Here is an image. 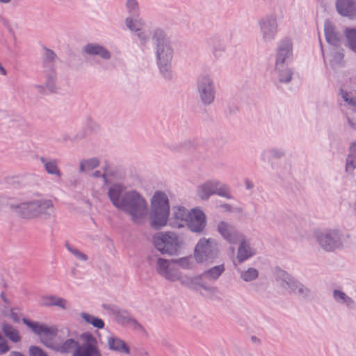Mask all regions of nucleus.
Masks as SVG:
<instances>
[{"label": "nucleus", "instance_id": "37998d69", "mask_svg": "<svg viewBox=\"0 0 356 356\" xmlns=\"http://www.w3.org/2000/svg\"><path fill=\"white\" fill-rule=\"evenodd\" d=\"M289 72H290V76H289L290 77L288 79L287 74L284 71H283L282 72H279L277 69V66L275 67V73L277 76L279 81L281 83H288L291 81L293 72L290 68H289Z\"/></svg>", "mask_w": 356, "mask_h": 356}, {"label": "nucleus", "instance_id": "79ce46f5", "mask_svg": "<svg viewBox=\"0 0 356 356\" xmlns=\"http://www.w3.org/2000/svg\"><path fill=\"white\" fill-rule=\"evenodd\" d=\"M176 266H179L183 269H190L193 266V259L191 257H182L174 259Z\"/></svg>", "mask_w": 356, "mask_h": 356}, {"label": "nucleus", "instance_id": "a18cd8bd", "mask_svg": "<svg viewBox=\"0 0 356 356\" xmlns=\"http://www.w3.org/2000/svg\"><path fill=\"white\" fill-rule=\"evenodd\" d=\"M269 153L274 159H280L285 155V151L281 148H272L269 150Z\"/></svg>", "mask_w": 356, "mask_h": 356}, {"label": "nucleus", "instance_id": "9d476101", "mask_svg": "<svg viewBox=\"0 0 356 356\" xmlns=\"http://www.w3.org/2000/svg\"><path fill=\"white\" fill-rule=\"evenodd\" d=\"M197 195L202 200H208L213 195L228 200L233 198L229 186L216 179H209L200 184L197 188Z\"/></svg>", "mask_w": 356, "mask_h": 356}, {"label": "nucleus", "instance_id": "2eb2a0df", "mask_svg": "<svg viewBox=\"0 0 356 356\" xmlns=\"http://www.w3.org/2000/svg\"><path fill=\"white\" fill-rule=\"evenodd\" d=\"M81 337L85 341L81 345L79 343L72 356H102L97 341L91 334L83 333Z\"/></svg>", "mask_w": 356, "mask_h": 356}, {"label": "nucleus", "instance_id": "a19ab883", "mask_svg": "<svg viewBox=\"0 0 356 356\" xmlns=\"http://www.w3.org/2000/svg\"><path fill=\"white\" fill-rule=\"evenodd\" d=\"M346 171L352 174L356 168V154L351 152H349L346 161Z\"/></svg>", "mask_w": 356, "mask_h": 356}, {"label": "nucleus", "instance_id": "603ef678", "mask_svg": "<svg viewBox=\"0 0 356 356\" xmlns=\"http://www.w3.org/2000/svg\"><path fill=\"white\" fill-rule=\"evenodd\" d=\"M109 171H117V170H114V169H110V170H107L104 171V173H102L99 170H97L92 173V177H102L104 179V175Z\"/></svg>", "mask_w": 356, "mask_h": 356}, {"label": "nucleus", "instance_id": "4be33fe9", "mask_svg": "<svg viewBox=\"0 0 356 356\" xmlns=\"http://www.w3.org/2000/svg\"><path fill=\"white\" fill-rule=\"evenodd\" d=\"M337 12L350 19L356 18V0H336Z\"/></svg>", "mask_w": 356, "mask_h": 356}, {"label": "nucleus", "instance_id": "f03ea898", "mask_svg": "<svg viewBox=\"0 0 356 356\" xmlns=\"http://www.w3.org/2000/svg\"><path fill=\"white\" fill-rule=\"evenodd\" d=\"M23 323L38 335L41 342L60 353L67 354L74 353L79 346V341L74 333L68 327L57 330L55 326H48L38 322H32L25 318Z\"/></svg>", "mask_w": 356, "mask_h": 356}, {"label": "nucleus", "instance_id": "b1692460", "mask_svg": "<svg viewBox=\"0 0 356 356\" xmlns=\"http://www.w3.org/2000/svg\"><path fill=\"white\" fill-rule=\"evenodd\" d=\"M83 51L89 56H99L103 60H110L111 53L105 47L97 43H88L83 48Z\"/></svg>", "mask_w": 356, "mask_h": 356}, {"label": "nucleus", "instance_id": "c85d7f7f", "mask_svg": "<svg viewBox=\"0 0 356 356\" xmlns=\"http://www.w3.org/2000/svg\"><path fill=\"white\" fill-rule=\"evenodd\" d=\"M43 305L48 307L56 306L63 309H67L69 306L67 300L55 296H49L44 297Z\"/></svg>", "mask_w": 356, "mask_h": 356}, {"label": "nucleus", "instance_id": "ea45409f", "mask_svg": "<svg viewBox=\"0 0 356 356\" xmlns=\"http://www.w3.org/2000/svg\"><path fill=\"white\" fill-rule=\"evenodd\" d=\"M65 248L76 259L81 261H86L88 260V257L87 254L69 243H65Z\"/></svg>", "mask_w": 356, "mask_h": 356}, {"label": "nucleus", "instance_id": "dca6fc26", "mask_svg": "<svg viewBox=\"0 0 356 356\" xmlns=\"http://www.w3.org/2000/svg\"><path fill=\"white\" fill-rule=\"evenodd\" d=\"M111 314L115 318V321L122 325L128 326L134 330H143V326L130 314L123 309L113 306L108 307Z\"/></svg>", "mask_w": 356, "mask_h": 356}, {"label": "nucleus", "instance_id": "7ed1b4c3", "mask_svg": "<svg viewBox=\"0 0 356 356\" xmlns=\"http://www.w3.org/2000/svg\"><path fill=\"white\" fill-rule=\"evenodd\" d=\"M275 278L280 287L290 293L294 294L300 299L305 300L313 299L314 293L312 290L286 271L277 268L275 272Z\"/></svg>", "mask_w": 356, "mask_h": 356}, {"label": "nucleus", "instance_id": "2f4dec72", "mask_svg": "<svg viewBox=\"0 0 356 356\" xmlns=\"http://www.w3.org/2000/svg\"><path fill=\"white\" fill-rule=\"evenodd\" d=\"M2 330L5 336L9 338L13 342H18L21 340L19 332L17 329L9 324L3 323Z\"/></svg>", "mask_w": 356, "mask_h": 356}, {"label": "nucleus", "instance_id": "6ab92c4d", "mask_svg": "<svg viewBox=\"0 0 356 356\" xmlns=\"http://www.w3.org/2000/svg\"><path fill=\"white\" fill-rule=\"evenodd\" d=\"M35 218H50L54 214V205L49 199L41 198L34 200Z\"/></svg>", "mask_w": 356, "mask_h": 356}, {"label": "nucleus", "instance_id": "c9c22d12", "mask_svg": "<svg viewBox=\"0 0 356 356\" xmlns=\"http://www.w3.org/2000/svg\"><path fill=\"white\" fill-rule=\"evenodd\" d=\"M259 277V270L252 267H250L246 270L240 271V277L245 282H252Z\"/></svg>", "mask_w": 356, "mask_h": 356}, {"label": "nucleus", "instance_id": "052dcab7", "mask_svg": "<svg viewBox=\"0 0 356 356\" xmlns=\"http://www.w3.org/2000/svg\"><path fill=\"white\" fill-rule=\"evenodd\" d=\"M8 356H24L21 353L13 351L10 353Z\"/></svg>", "mask_w": 356, "mask_h": 356}, {"label": "nucleus", "instance_id": "cd10ccee", "mask_svg": "<svg viewBox=\"0 0 356 356\" xmlns=\"http://www.w3.org/2000/svg\"><path fill=\"white\" fill-rule=\"evenodd\" d=\"M47 173L56 177H60L62 172L58 165V160L56 159H46L43 156L40 158Z\"/></svg>", "mask_w": 356, "mask_h": 356}, {"label": "nucleus", "instance_id": "f3484780", "mask_svg": "<svg viewBox=\"0 0 356 356\" xmlns=\"http://www.w3.org/2000/svg\"><path fill=\"white\" fill-rule=\"evenodd\" d=\"M216 229L220 236L229 243L236 244L243 238V234L228 222L220 221L216 225Z\"/></svg>", "mask_w": 356, "mask_h": 356}, {"label": "nucleus", "instance_id": "f704fd0d", "mask_svg": "<svg viewBox=\"0 0 356 356\" xmlns=\"http://www.w3.org/2000/svg\"><path fill=\"white\" fill-rule=\"evenodd\" d=\"M208 44L211 48L212 54L214 58L218 59L222 57L226 49L223 43L220 42H215L211 39L208 41Z\"/></svg>", "mask_w": 356, "mask_h": 356}, {"label": "nucleus", "instance_id": "de8ad7c7", "mask_svg": "<svg viewBox=\"0 0 356 356\" xmlns=\"http://www.w3.org/2000/svg\"><path fill=\"white\" fill-rule=\"evenodd\" d=\"M9 349L10 348L8 345L7 341L0 334V355L7 353L9 350Z\"/></svg>", "mask_w": 356, "mask_h": 356}, {"label": "nucleus", "instance_id": "f8f14e48", "mask_svg": "<svg viewBox=\"0 0 356 356\" xmlns=\"http://www.w3.org/2000/svg\"><path fill=\"white\" fill-rule=\"evenodd\" d=\"M293 58V44L290 39L282 40L277 47L275 66L279 72L284 71L287 74L288 79L290 77L289 64Z\"/></svg>", "mask_w": 356, "mask_h": 356}, {"label": "nucleus", "instance_id": "0e129e2a", "mask_svg": "<svg viewBox=\"0 0 356 356\" xmlns=\"http://www.w3.org/2000/svg\"><path fill=\"white\" fill-rule=\"evenodd\" d=\"M12 1V0H0V3L3 4H8Z\"/></svg>", "mask_w": 356, "mask_h": 356}, {"label": "nucleus", "instance_id": "39448f33", "mask_svg": "<svg viewBox=\"0 0 356 356\" xmlns=\"http://www.w3.org/2000/svg\"><path fill=\"white\" fill-rule=\"evenodd\" d=\"M195 92L201 104L209 106L215 102L217 90L213 76L209 72H202L195 79Z\"/></svg>", "mask_w": 356, "mask_h": 356}, {"label": "nucleus", "instance_id": "58836bf2", "mask_svg": "<svg viewBox=\"0 0 356 356\" xmlns=\"http://www.w3.org/2000/svg\"><path fill=\"white\" fill-rule=\"evenodd\" d=\"M125 8L129 16H139L140 8L137 0H126Z\"/></svg>", "mask_w": 356, "mask_h": 356}, {"label": "nucleus", "instance_id": "8fccbe9b", "mask_svg": "<svg viewBox=\"0 0 356 356\" xmlns=\"http://www.w3.org/2000/svg\"><path fill=\"white\" fill-rule=\"evenodd\" d=\"M10 203H15L12 199L6 197H0V211H2L6 207H10Z\"/></svg>", "mask_w": 356, "mask_h": 356}, {"label": "nucleus", "instance_id": "ddd939ff", "mask_svg": "<svg viewBox=\"0 0 356 356\" xmlns=\"http://www.w3.org/2000/svg\"><path fill=\"white\" fill-rule=\"evenodd\" d=\"M261 40L268 44L274 41L278 33V22L275 14H268L257 22Z\"/></svg>", "mask_w": 356, "mask_h": 356}, {"label": "nucleus", "instance_id": "412c9836", "mask_svg": "<svg viewBox=\"0 0 356 356\" xmlns=\"http://www.w3.org/2000/svg\"><path fill=\"white\" fill-rule=\"evenodd\" d=\"M172 216L170 225L174 228H181L186 226L190 211L184 207H175L172 209Z\"/></svg>", "mask_w": 356, "mask_h": 356}, {"label": "nucleus", "instance_id": "4c0bfd02", "mask_svg": "<svg viewBox=\"0 0 356 356\" xmlns=\"http://www.w3.org/2000/svg\"><path fill=\"white\" fill-rule=\"evenodd\" d=\"M340 95L343 102L350 109H352L353 111H355L356 107V98L350 92L341 90Z\"/></svg>", "mask_w": 356, "mask_h": 356}, {"label": "nucleus", "instance_id": "20e7f679", "mask_svg": "<svg viewBox=\"0 0 356 356\" xmlns=\"http://www.w3.org/2000/svg\"><path fill=\"white\" fill-rule=\"evenodd\" d=\"M152 41L159 67L162 69L168 67L174 54L169 37L163 30L156 29L153 33Z\"/></svg>", "mask_w": 356, "mask_h": 356}, {"label": "nucleus", "instance_id": "f257e3e1", "mask_svg": "<svg viewBox=\"0 0 356 356\" xmlns=\"http://www.w3.org/2000/svg\"><path fill=\"white\" fill-rule=\"evenodd\" d=\"M122 178L118 171H109L104 175L108 186L106 195L112 205L129 216L135 224H142L148 213V204L145 197L135 189L129 190L120 180Z\"/></svg>", "mask_w": 356, "mask_h": 356}, {"label": "nucleus", "instance_id": "a211bd4d", "mask_svg": "<svg viewBox=\"0 0 356 356\" xmlns=\"http://www.w3.org/2000/svg\"><path fill=\"white\" fill-rule=\"evenodd\" d=\"M207 225L204 213L198 209H193L190 211V216L187 220L186 226L193 232H202Z\"/></svg>", "mask_w": 356, "mask_h": 356}, {"label": "nucleus", "instance_id": "e433bc0d", "mask_svg": "<svg viewBox=\"0 0 356 356\" xmlns=\"http://www.w3.org/2000/svg\"><path fill=\"white\" fill-rule=\"evenodd\" d=\"M81 317L88 324L93 325L95 327L98 329H102L104 327V323L103 320L95 317L90 314L82 312Z\"/></svg>", "mask_w": 356, "mask_h": 356}, {"label": "nucleus", "instance_id": "c03bdc74", "mask_svg": "<svg viewBox=\"0 0 356 356\" xmlns=\"http://www.w3.org/2000/svg\"><path fill=\"white\" fill-rule=\"evenodd\" d=\"M56 56L54 54V52L50 49H45L44 56H43V62L44 63H51L54 61L56 59Z\"/></svg>", "mask_w": 356, "mask_h": 356}, {"label": "nucleus", "instance_id": "473e14b6", "mask_svg": "<svg viewBox=\"0 0 356 356\" xmlns=\"http://www.w3.org/2000/svg\"><path fill=\"white\" fill-rule=\"evenodd\" d=\"M335 48L336 47H332V49L330 50V54L332 57L330 63L332 67L334 69L341 66L343 60V54L340 50Z\"/></svg>", "mask_w": 356, "mask_h": 356}, {"label": "nucleus", "instance_id": "a878e982", "mask_svg": "<svg viewBox=\"0 0 356 356\" xmlns=\"http://www.w3.org/2000/svg\"><path fill=\"white\" fill-rule=\"evenodd\" d=\"M239 246L238 248L236 259L239 263H242L256 254V250L251 246L250 242L243 235V238L238 241Z\"/></svg>", "mask_w": 356, "mask_h": 356}, {"label": "nucleus", "instance_id": "bf43d9fd", "mask_svg": "<svg viewBox=\"0 0 356 356\" xmlns=\"http://www.w3.org/2000/svg\"><path fill=\"white\" fill-rule=\"evenodd\" d=\"M11 318L15 322H19V318L17 316V315L15 313L11 314Z\"/></svg>", "mask_w": 356, "mask_h": 356}, {"label": "nucleus", "instance_id": "1a4fd4ad", "mask_svg": "<svg viewBox=\"0 0 356 356\" xmlns=\"http://www.w3.org/2000/svg\"><path fill=\"white\" fill-rule=\"evenodd\" d=\"M218 254V243L213 238L202 237L195 246L194 259L197 263L213 262Z\"/></svg>", "mask_w": 356, "mask_h": 356}, {"label": "nucleus", "instance_id": "6e6552de", "mask_svg": "<svg viewBox=\"0 0 356 356\" xmlns=\"http://www.w3.org/2000/svg\"><path fill=\"white\" fill-rule=\"evenodd\" d=\"M314 238L319 247L327 252L343 248V234L339 229H325L315 232Z\"/></svg>", "mask_w": 356, "mask_h": 356}, {"label": "nucleus", "instance_id": "c756f323", "mask_svg": "<svg viewBox=\"0 0 356 356\" xmlns=\"http://www.w3.org/2000/svg\"><path fill=\"white\" fill-rule=\"evenodd\" d=\"M124 22L126 26L133 32L139 31V29L145 25L143 19L139 16H128Z\"/></svg>", "mask_w": 356, "mask_h": 356}, {"label": "nucleus", "instance_id": "e2e57ef3", "mask_svg": "<svg viewBox=\"0 0 356 356\" xmlns=\"http://www.w3.org/2000/svg\"><path fill=\"white\" fill-rule=\"evenodd\" d=\"M221 207H222L223 209H225L227 211H230L231 210V206L229 204H222Z\"/></svg>", "mask_w": 356, "mask_h": 356}, {"label": "nucleus", "instance_id": "3c124183", "mask_svg": "<svg viewBox=\"0 0 356 356\" xmlns=\"http://www.w3.org/2000/svg\"><path fill=\"white\" fill-rule=\"evenodd\" d=\"M135 33H136V35L138 39L140 40L141 43L145 44L148 40L147 34L142 30V28L139 29V31H136Z\"/></svg>", "mask_w": 356, "mask_h": 356}, {"label": "nucleus", "instance_id": "393cba45", "mask_svg": "<svg viewBox=\"0 0 356 356\" xmlns=\"http://www.w3.org/2000/svg\"><path fill=\"white\" fill-rule=\"evenodd\" d=\"M324 33L327 42L332 47H339L341 44V35L330 21L326 20L324 23Z\"/></svg>", "mask_w": 356, "mask_h": 356}, {"label": "nucleus", "instance_id": "0eeeda50", "mask_svg": "<svg viewBox=\"0 0 356 356\" xmlns=\"http://www.w3.org/2000/svg\"><path fill=\"white\" fill-rule=\"evenodd\" d=\"M155 248L162 254L175 255L181 249L183 241L180 236L172 232H160L154 236Z\"/></svg>", "mask_w": 356, "mask_h": 356}, {"label": "nucleus", "instance_id": "49530a36", "mask_svg": "<svg viewBox=\"0 0 356 356\" xmlns=\"http://www.w3.org/2000/svg\"><path fill=\"white\" fill-rule=\"evenodd\" d=\"M30 356H47V354L39 347L31 346L29 348Z\"/></svg>", "mask_w": 356, "mask_h": 356}, {"label": "nucleus", "instance_id": "5fc2aeb1", "mask_svg": "<svg viewBox=\"0 0 356 356\" xmlns=\"http://www.w3.org/2000/svg\"><path fill=\"white\" fill-rule=\"evenodd\" d=\"M6 75H7L6 70L2 65V64L0 63V76H6Z\"/></svg>", "mask_w": 356, "mask_h": 356}, {"label": "nucleus", "instance_id": "680f3d73", "mask_svg": "<svg viewBox=\"0 0 356 356\" xmlns=\"http://www.w3.org/2000/svg\"><path fill=\"white\" fill-rule=\"evenodd\" d=\"M0 297L1 298L2 300L5 302V303H8V300L5 297V295L4 293L2 292L0 294Z\"/></svg>", "mask_w": 356, "mask_h": 356}, {"label": "nucleus", "instance_id": "4468645a", "mask_svg": "<svg viewBox=\"0 0 356 356\" xmlns=\"http://www.w3.org/2000/svg\"><path fill=\"white\" fill-rule=\"evenodd\" d=\"M225 270V268L224 264L215 266L204 271L200 275L190 279L189 284L191 283L198 284L204 290L210 292L211 293H215L217 291L216 287L211 286L206 284L202 283L201 280H205L209 282H213L220 277V276L223 273Z\"/></svg>", "mask_w": 356, "mask_h": 356}, {"label": "nucleus", "instance_id": "5701e85b", "mask_svg": "<svg viewBox=\"0 0 356 356\" xmlns=\"http://www.w3.org/2000/svg\"><path fill=\"white\" fill-rule=\"evenodd\" d=\"M106 344L108 349L112 351L125 355H130L131 353L129 346L126 342L114 334H111L106 337Z\"/></svg>", "mask_w": 356, "mask_h": 356}, {"label": "nucleus", "instance_id": "4d7b16f0", "mask_svg": "<svg viewBox=\"0 0 356 356\" xmlns=\"http://www.w3.org/2000/svg\"><path fill=\"white\" fill-rule=\"evenodd\" d=\"M347 120L349 126H350L353 129L356 130V124L354 123L348 117H347Z\"/></svg>", "mask_w": 356, "mask_h": 356}, {"label": "nucleus", "instance_id": "423d86ee", "mask_svg": "<svg viewBox=\"0 0 356 356\" xmlns=\"http://www.w3.org/2000/svg\"><path fill=\"white\" fill-rule=\"evenodd\" d=\"M152 225L157 228L167 224L170 205L167 194L162 191H156L151 199Z\"/></svg>", "mask_w": 356, "mask_h": 356}, {"label": "nucleus", "instance_id": "13d9d810", "mask_svg": "<svg viewBox=\"0 0 356 356\" xmlns=\"http://www.w3.org/2000/svg\"><path fill=\"white\" fill-rule=\"evenodd\" d=\"M34 88L40 92H42L44 90V87L42 85H34Z\"/></svg>", "mask_w": 356, "mask_h": 356}, {"label": "nucleus", "instance_id": "9b49d317", "mask_svg": "<svg viewBox=\"0 0 356 356\" xmlns=\"http://www.w3.org/2000/svg\"><path fill=\"white\" fill-rule=\"evenodd\" d=\"M154 266L156 272L165 280L170 282L180 281L184 285H189L190 279H181V273L176 266L174 259L158 257Z\"/></svg>", "mask_w": 356, "mask_h": 356}, {"label": "nucleus", "instance_id": "09e8293b", "mask_svg": "<svg viewBox=\"0 0 356 356\" xmlns=\"http://www.w3.org/2000/svg\"><path fill=\"white\" fill-rule=\"evenodd\" d=\"M54 79H55V74L54 72H51L46 81L45 86L46 87L51 91H53L54 89Z\"/></svg>", "mask_w": 356, "mask_h": 356}, {"label": "nucleus", "instance_id": "7c9ffc66", "mask_svg": "<svg viewBox=\"0 0 356 356\" xmlns=\"http://www.w3.org/2000/svg\"><path fill=\"white\" fill-rule=\"evenodd\" d=\"M100 164L99 160L96 157L83 159L79 163V170L81 172L90 171L97 168Z\"/></svg>", "mask_w": 356, "mask_h": 356}, {"label": "nucleus", "instance_id": "bb28decb", "mask_svg": "<svg viewBox=\"0 0 356 356\" xmlns=\"http://www.w3.org/2000/svg\"><path fill=\"white\" fill-rule=\"evenodd\" d=\"M332 297L336 303L346 307L348 309L356 308V302L353 298L340 289H334L332 292Z\"/></svg>", "mask_w": 356, "mask_h": 356}, {"label": "nucleus", "instance_id": "864d4df0", "mask_svg": "<svg viewBox=\"0 0 356 356\" xmlns=\"http://www.w3.org/2000/svg\"><path fill=\"white\" fill-rule=\"evenodd\" d=\"M245 186L246 189H248V190H251L254 188L253 183L248 179H246L245 181Z\"/></svg>", "mask_w": 356, "mask_h": 356}, {"label": "nucleus", "instance_id": "72a5a7b5", "mask_svg": "<svg viewBox=\"0 0 356 356\" xmlns=\"http://www.w3.org/2000/svg\"><path fill=\"white\" fill-rule=\"evenodd\" d=\"M344 35L346 39L347 47L351 51L356 53V29L348 28L344 31Z\"/></svg>", "mask_w": 356, "mask_h": 356}, {"label": "nucleus", "instance_id": "6e6d98bb", "mask_svg": "<svg viewBox=\"0 0 356 356\" xmlns=\"http://www.w3.org/2000/svg\"><path fill=\"white\" fill-rule=\"evenodd\" d=\"M350 152L356 154V140L351 143L350 146Z\"/></svg>", "mask_w": 356, "mask_h": 356}, {"label": "nucleus", "instance_id": "aec40b11", "mask_svg": "<svg viewBox=\"0 0 356 356\" xmlns=\"http://www.w3.org/2000/svg\"><path fill=\"white\" fill-rule=\"evenodd\" d=\"M10 209L16 215L26 219L35 218L34 200L19 203H10Z\"/></svg>", "mask_w": 356, "mask_h": 356}]
</instances>
